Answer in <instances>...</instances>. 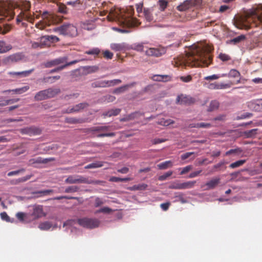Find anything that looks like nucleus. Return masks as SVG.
<instances>
[{
  "mask_svg": "<svg viewBox=\"0 0 262 262\" xmlns=\"http://www.w3.org/2000/svg\"><path fill=\"white\" fill-rule=\"evenodd\" d=\"M89 106V104L86 102H82L79 103L73 107H69L68 108L66 111H64V113H72L74 112H78L80 111V110H82L85 108H86Z\"/></svg>",
  "mask_w": 262,
  "mask_h": 262,
  "instance_id": "4468645a",
  "label": "nucleus"
},
{
  "mask_svg": "<svg viewBox=\"0 0 262 262\" xmlns=\"http://www.w3.org/2000/svg\"><path fill=\"white\" fill-rule=\"evenodd\" d=\"M77 223L80 226L90 229L98 227L100 224V221L98 219L88 217L78 219Z\"/></svg>",
  "mask_w": 262,
  "mask_h": 262,
  "instance_id": "39448f33",
  "label": "nucleus"
},
{
  "mask_svg": "<svg viewBox=\"0 0 262 262\" xmlns=\"http://www.w3.org/2000/svg\"><path fill=\"white\" fill-rule=\"evenodd\" d=\"M136 84V82H132L129 84H125L119 88H118L114 90L113 91V93L114 94H120L126 91L128 88L133 87Z\"/></svg>",
  "mask_w": 262,
  "mask_h": 262,
  "instance_id": "5701e85b",
  "label": "nucleus"
},
{
  "mask_svg": "<svg viewBox=\"0 0 262 262\" xmlns=\"http://www.w3.org/2000/svg\"><path fill=\"white\" fill-rule=\"evenodd\" d=\"M103 166L102 162H98L96 163H92L85 167V169L95 168L98 167H101Z\"/></svg>",
  "mask_w": 262,
  "mask_h": 262,
  "instance_id": "09e8293b",
  "label": "nucleus"
},
{
  "mask_svg": "<svg viewBox=\"0 0 262 262\" xmlns=\"http://www.w3.org/2000/svg\"><path fill=\"white\" fill-rule=\"evenodd\" d=\"M159 123L162 125L168 126L170 124H173L174 123V121L171 119H165L162 118L160 120Z\"/></svg>",
  "mask_w": 262,
  "mask_h": 262,
  "instance_id": "3c124183",
  "label": "nucleus"
},
{
  "mask_svg": "<svg viewBox=\"0 0 262 262\" xmlns=\"http://www.w3.org/2000/svg\"><path fill=\"white\" fill-rule=\"evenodd\" d=\"M29 89V86L28 85H26V86H23L20 88H18V89H13V90H6V91H4V93L13 92L16 94H23V93L26 92Z\"/></svg>",
  "mask_w": 262,
  "mask_h": 262,
  "instance_id": "c85d7f7f",
  "label": "nucleus"
},
{
  "mask_svg": "<svg viewBox=\"0 0 262 262\" xmlns=\"http://www.w3.org/2000/svg\"><path fill=\"white\" fill-rule=\"evenodd\" d=\"M10 12L6 8V3L4 1H0V21L8 17Z\"/></svg>",
  "mask_w": 262,
  "mask_h": 262,
  "instance_id": "6ab92c4d",
  "label": "nucleus"
},
{
  "mask_svg": "<svg viewBox=\"0 0 262 262\" xmlns=\"http://www.w3.org/2000/svg\"><path fill=\"white\" fill-rule=\"evenodd\" d=\"M11 29V26L9 25H4L3 26H0V34H5L7 33Z\"/></svg>",
  "mask_w": 262,
  "mask_h": 262,
  "instance_id": "a18cd8bd",
  "label": "nucleus"
},
{
  "mask_svg": "<svg viewBox=\"0 0 262 262\" xmlns=\"http://www.w3.org/2000/svg\"><path fill=\"white\" fill-rule=\"evenodd\" d=\"M152 11L150 9H144V15L145 19L147 21L150 22L153 20V16L152 14Z\"/></svg>",
  "mask_w": 262,
  "mask_h": 262,
  "instance_id": "4c0bfd02",
  "label": "nucleus"
},
{
  "mask_svg": "<svg viewBox=\"0 0 262 262\" xmlns=\"http://www.w3.org/2000/svg\"><path fill=\"white\" fill-rule=\"evenodd\" d=\"M147 187V185L145 184H138L134 186V188L136 190H145Z\"/></svg>",
  "mask_w": 262,
  "mask_h": 262,
  "instance_id": "e2e57ef3",
  "label": "nucleus"
},
{
  "mask_svg": "<svg viewBox=\"0 0 262 262\" xmlns=\"http://www.w3.org/2000/svg\"><path fill=\"white\" fill-rule=\"evenodd\" d=\"M18 149H20V150H19V151L15 152V153L14 154L15 156H19L21 154L25 153L26 151L25 148L23 147V144H21V145L20 146H13V147L12 148L13 151H15Z\"/></svg>",
  "mask_w": 262,
  "mask_h": 262,
  "instance_id": "58836bf2",
  "label": "nucleus"
},
{
  "mask_svg": "<svg viewBox=\"0 0 262 262\" xmlns=\"http://www.w3.org/2000/svg\"><path fill=\"white\" fill-rule=\"evenodd\" d=\"M9 59L12 62H17L21 59V56L19 54H16L9 57Z\"/></svg>",
  "mask_w": 262,
  "mask_h": 262,
  "instance_id": "6e6d98bb",
  "label": "nucleus"
},
{
  "mask_svg": "<svg viewBox=\"0 0 262 262\" xmlns=\"http://www.w3.org/2000/svg\"><path fill=\"white\" fill-rule=\"evenodd\" d=\"M167 75H156L154 77V79L156 81H165L168 78Z\"/></svg>",
  "mask_w": 262,
  "mask_h": 262,
  "instance_id": "052dcab7",
  "label": "nucleus"
},
{
  "mask_svg": "<svg viewBox=\"0 0 262 262\" xmlns=\"http://www.w3.org/2000/svg\"><path fill=\"white\" fill-rule=\"evenodd\" d=\"M165 52L164 49L150 48L145 52L146 55L149 56L160 57Z\"/></svg>",
  "mask_w": 262,
  "mask_h": 262,
  "instance_id": "f8f14e48",
  "label": "nucleus"
},
{
  "mask_svg": "<svg viewBox=\"0 0 262 262\" xmlns=\"http://www.w3.org/2000/svg\"><path fill=\"white\" fill-rule=\"evenodd\" d=\"M34 99L36 101H41L47 99L46 93L45 90L38 92L34 96Z\"/></svg>",
  "mask_w": 262,
  "mask_h": 262,
  "instance_id": "7c9ffc66",
  "label": "nucleus"
},
{
  "mask_svg": "<svg viewBox=\"0 0 262 262\" xmlns=\"http://www.w3.org/2000/svg\"><path fill=\"white\" fill-rule=\"evenodd\" d=\"M136 114V113H132L131 114L127 116L126 117L121 119L120 121H129L130 120H132L135 118Z\"/></svg>",
  "mask_w": 262,
  "mask_h": 262,
  "instance_id": "69168bd1",
  "label": "nucleus"
},
{
  "mask_svg": "<svg viewBox=\"0 0 262 262\" xmlns=\"http://www.w3.org/2000/svg\"><path fill=\"white\" fill-rule=\"evenodd\" d=\"M257 128H254L251 130L245 131L243 133L244 135L246 138H254L256 135L257 134Z\"/></svg>",
  "mask_w": 262,
  "mask_h": 262,
  "instance_id": "2f4dec72",
  "label": "nucleus"
},
{
  "mask_svg": "<svg viewBox=\"0 0 262 262\" xmlns=\"http://www.w3.org/2000/svg\"><path fill=\"white\" fill-rule=\"evenodd\" d=\"M33 71V69H31L21 72H9L8 74L12 78L25 77L28 76Z\"/></svg>",
  "mask_w": 262,
  "mask_h": 262,
  "instance_id": "dca6fc26",
  "label": "nucleus"
},
{
  "mask_svg": "<svg viewBox=\"0 0 262 262\" xmlns=\"http://www.w3.org/2000/svg\"><path fill=\"white\" fill-rule=\"evenodd\" d=\"M109 127L107 126H99L92 128V130L94 132H105L109 129Z\"/></svg>",
  "mask_w": 262,
  "mask_h": 262,
  "instance_id": "49530a36",
  "label": "nucleus"
},
{
  "mask_svg": "<svg viewBox=\"0 0 262 262\" xmlns=\"http://www.w3.org/2000/svg\"><path fill=\"white\" fill-rule=\"evenodd\" d=\"M67 184H85L89 183L87 181V177L81 175H71L68 177L65 180Z\"/></svg>",
  "mask_w": 262,
  "mask_h": 262,
  "instance_id": "0eeeda50",
  "label": "nucleus"
},
{
  "mask_svg": "<svg viewBox=\"0 0 262 262\" xmlns=\"http://www.w3.org/2000/svg\"><path fill=\"white\" fill-rule=\"evenodd\" d=\"M79 187L77 186H69L65 189V192L66 193H71V192H75L78 191Z\"/></svg>",
  "mask_w": 262,
  "mask_h": 262,
  "instance_id": "864d4df0",
  "label": "nucleus"
},
{
  "mask_svg": "<svg viewBox=\"0 0 262 262\" xmlns=\"http://www.w3.org/2000/svg\"><path fill=\"white\" fill-rule=\"evenodd\" d=\"M52 24L53 23L48 21H47L46 20L42 19V20L35 24V27L40 30H43L47 26H49Z\"/></svg>",
  "mask_w": 262,
  "mask_h": 262,
  "instance_id": "cd10ccee",
  "label": "nucleus"
},
{
  "mask_svg": "<svg viewBox=\"0 0 262 262\" xmlns=\"http://www.w3.org/2000/svg\"><path fill=\"white\" fill-rule=\"evenodd\" d=\"M172 166L173 162L171 161H166L157 165L160 169H166L168 168L172 167Z\"/></svg>",
  "mask_w": 262,
  "mask_h": 262,
  "instance_id": "473e14b6",
  "label": "nucleus"
},
{
  "mask_svg": "<svg viewBox=\"0 0 262 262\" xmlns=\"http://www.w3.org/2000/svg\"><path fill=\"white\" fill-rule=\"evenodd\" d=\"M248 106L250 109L256 112L262 111V99H257L254 101L250 102Z\"/></svg>",
  "mask_w": 262,
  "mask_h": 262,
  "instance_id": "a211bd4d",
  "label": "nucleus"
},
{
  "mask_svg": "<svg viewBox=\"0 0 262 262\" xmlns=\"http://www.w3.org/2000/svg\"><path fill=\"white\" fill-rule=\"evenodd\" d=\"M78 61H79L78 60H75L72 61L71 62H69L68 63H66L63 64V65L59 66L57 68L51 70L50 72V73H54V72H57L58 71H61V70L64 69V68H66V67H67L68 66H69L72 65L73 64L76 63Z\"/></svg>",
  "mask_w": 262,
  "mask_h": 262,
  "instance_id": "a878e982",
  "label": "nucleus"
},
{
  "mask_svg": "<svg viewBox=\"0 0 262 262\" xmlns=\"http://www.w3.org/2000/svg\"><path fill=\"white\" fill-rule=\"evenodd\" d=\"M52 226V224L49 222L46 221L44 222H42L39 225V228L42 230H48L50 229Z\"/></svg>",
  "mask_w": 262,
  "mask_h": 262,
  "instance_id": "e433bc0d",
  "label": "nucleus"
},
{
  "mask_svg": "<svg viewBox=\"0 0 262 262\" xmlns=\"http://www.w3.org/2000/svg\"><path fill=\"white\" fill-rule=\"evenodd\" d=\"M245 39V36L244 35L238 36L230 40V42L234 45H236Z\"/></svg>",
  "mask_w": 262,
  "mask_h": 262,
  "instance_id": "c03bdc74",
  "label": "nucleus"
},
{
  "mask_svg": "<svg viewBox=\"0 0 262 262\" xmlns=\"http://www.w3.org/2000/svg\"><path fill=\"white\" fill-rule=\"evenodd\" d=\"M32 176L31 175H27L25 177L19 178L15 181H13V182H11L12 184H18L20 183L26 182L28 180H29L31 178Z\"/></svg>",
  "mask_w": 262,
  "mask_h": 262,
  "instance_id": "79ce46f5",
  "label": "nucleus"
},
{
  "mask_svg": "<svg viewBox=\"0 0 262 262\" xmlns=\"http://www.w3.org/2000/svg\"><path fill=\"white\" fill-rule=\"evenodd\" d=\"M31 216L33 220H37L46 215L43 211V206L39 205H35L32 207V211Z\"/></svg>",
  "mask_w": 262,
  "mask_h": 262,
  "instance_id": "1a4fd4ad",
  "label": "nucleus"
},
{
  "mask_svg": "<svg viewBox=\"0 0 262 262\" xmlns=\"http://www.w3.org/2000/svg\"><path fill=\"white\" fill-rule=\"evenodd\" d=\"M228 76L229 77H239L241 76L240 73L235 69H232L230 71L229 73L227 74H224L221 76L222 77H225V76Z\"/></svg>",
  "mask_w": 262,
  "mask_h": 262,
  "instance_id": "c9c22d12",
  "label": "nucleus"
},
{
  "mask_svg": "<svg viewBox=\"0 0 262 262\" xmlns=\"http://www.w3.org/2000/svg\"><path fill=\"white\" fill-rule=\"evenodd\" d=\"M104 203V202L99 198H96L95 200V207H98Z\"/></svg>",
  "mask_w": 262,
  "mask_h": 262,
  "instance_id": "680f3d73",
  "label": "nucleus"
},
{
  "mask_svg": "<svg viewBox=\"0 0 262 262\" xmlns=\"http://www.w3.org/2000/svg\"><path fill=\"white\" fill-rule=\"evenodd\" d=\"M201 3V0H187L183 4L177 7V9L180 11H184L189 8L196 5H199Z\"/></svg>",
  "mask_w": 262,
  "mask_h": 262,
  "instance_id": "9d476101",
  "label": "nucleus"
},
{
  "mask_svg": "<svg viewBox=\"0 0 262 262\" xmlns=\"http://www.w3.org/2000/svg\"><path fill=\"white\" fill-rule=\"evenodd\" d=\"M219 57L223 61H227L231 59L230 57L228 55L224 53L220 54Z\"/></svg>",
  "mask_w": 262,
  "mask_h": 262,
  "instance_id": "13d9d810",
  "label": "nucleus"
},
{
  "mask_svg": "<svg viewBox=\"0 0 262 262\" xmlns=\"http://www.w3.org/2000/svg\"><path fill=\"white\" fill-rule=\"evenodd\" d=\"M20 132L23 134H26L30 136L39 135L41 133V130L35 126L27 127L20 129Z\"/></svg>",
  "mask_w": 262,
  "mask_h": 262,
  "instance_id": "ddd939ff",
  "label": "nucleus"
},
{
  "mask_svg": "<svg viewBox=\"0 0 262 262\" xmlns=\"http://www.w3.org/2000/svg\"><path fill=\"white\" fill-rule=\"evenodd\" d=\"M158 3L160 6V9L161 10V11H164L168 5L167 1L165 0H159Z\"/></svg>",
  "mask_w": 262,
  "mask_h": 262,
  "instance_id": "603ef678",
  "label": "nucleus"
},
{
  "mask_svg": "<svg viewBox=\"0 0 262 262\" xmlns=\"http://www.w3.org/2000/svg\"><path fill=\"white\" fill-rule=\"evenodd\" d=\"M47 99L51 98L60 93V90L58 88H50L45 90Z\"/></svg>",
  "mask_w": 262,
  "mask_h": 262,
  "instance_id": "4be33fe9",
  "label": "nucleus"
},
{
  "mask_svg": "<svg viewBox=\"0 0 262 262\" xmlns=\"http://www.w3.org/2000/svg\"><path fill=\"white\" fill-rule=\"evenodd\" d=\"M243 150L241 148H236L234 149H231L225 153V156H229L231 154L235 155H239L242 152Z\"/></svg>",
  "mask_w": 262,
  "mask_h": 262,
  "instance_id": "a19ab883",
  "label": "nucleus"
},
{
  "mask_svg": "<svg viewBox=\"0 0 262 262\" xmlns=\"http://www.w3.org/2000/svg\"><path fill=\"white\" fill-rule=\"evenodd\" d=\"M177 103L180 104H191L195 102V99L192 97L185 95L181 94L177 98Z\"/></svg>",
  "mask_w": 262,
  "mask_h": 262,
  "instance_id": "9b49d317",
  "label": "nucleus"
},
{
  "mask_svg": "<svg viewBox=\"0 0 262 262\" xmlns=\"http://www.w3.org/2000/svg\"><path fill=\"white\" fill-rule=\"evenodd\" d=\"M121 110L120 108L111 109L103 113L104 117L116 116L120 114Z\"/></svg>",
  "mask_w": 262,
  "mask_h": 262,
  "instance_id": "393cba45",
  "label": "nucleus"
},
{
  "mask_svg": "<svg viewBox=\"0 0 262 262\" xmlns=\"http://www.w3.org/2000/svg\"><path fill=\"white\" fill-rule=\"evenodd\" d=\"M126 45L124 43H112L111 48L115 51H121L126 49Z\"/></svg>",
  "mask_w": 262,
  "mask_h": 262,
  "instance_id": "bb28decb",
  "label": "nucleus"
},
{
  "mask_svg": "<svg viewBox=\"0 0 262 262\" xmlns=\"http://www.w3.org/2000/svg\"><path fill=\"white\" fill-rule=\"evenodd\" d=\"M196 183L195 181H187L181 183V189L192 188Z\"/></svg>",
  "mask_w": 262,
  "mask_h": 262,
  "instance_id": "f704fd0d",
  "label": "nucleus"
},
{
  "mask_svg": "<svg viewBox=\"0 0 262 262\" xmlns=\"http://www.w3.org/2000/svg\"><path fill=\"white\" fill-rule=\"evenodd\" d=\"M12 49L10 45L7 44L5 41H0V52L1 53H6Z\"/></svg>",
  "mask_w": 262,
  "mask_h": 262,
  "instance_id": "c756f323",
  "label": "nucleus"
},
{
  "mask_svg": "<svg viewBox=\"0 0 262 262\" xmlns=\"http://www.w3.org/2000/svg\"><path fill=\"white\" fill-rule=\"evenodd\" d=\"M246 162L245 160H240L231 163L229 167L231 168H235L243 165Z\"/></svg>",
  "mask_w": 262,
  "mask_h": 262,
  "instance_id": "de8ad7c7",
  "label": "nucleus"
},
{
  "mask_svg": "<svg viewBox=\"0 0 262 262\" xmlns=\"http://www.w3.org/2000/svg\"><path fill=\"white\" fill-rule=\"evenodd\" d=\"M65 122L70 124H76L82 123L83 120L81 119H77L73 117H68L66 118Z\"/></svg>",
  "mask_w": 262,
  "mask_h": 262,
  "instance_id": "ea45409f",
  "label": "nucleus"
},
{
  "mask_svg": "<svg viewBox=\"0 0 262 262\" xmlns=\"http://www.w3.org/2000/svg\"><path fill=\"white\" fill-rule=\"evenodd\" d=\"M107 17L110 21L118 20L123 25L130 27L134 26V18L125 15L124 11L119 8L111 10Z\"/></svg>",
  "mask_w": 262,
  "mask_h": 262,
  "instance_id": "7ed1b4c3",
  "label": "nucleus"
},
{
  "mask_svg": "<svg viewBox=\"0 0 262 262\" xmlns=\"http://www.w3.org/2000/svg\"><path fill=\"white\" fill-rule=\"evenodd\" d=\"M122 81L120 79H113L111 80H98L91 83L93 88H107L113 86L121 83Z\"/></svg>",
  "mask_w": 262,
  "mask_h": 262,
  "instance_id": "423d86ee",
  "label": "nucleus"
},
{
  "mask_svg": "<svg viewBox=\"0 0 262 262\" xmlns=\"http://www.w3.org/2000/svg\"><path fill=\"white\" fill-rule=\"evenodd\" d=\"M234 24L238 29L248 30L254 27L262 28V4H259L248 11L245 15L234 18Z\"/></svg>",
  "mask_w": 262,
  "mask_h": 262,
  "instance_id": "f03ea898",
  "label": "nucleus"
},
{
  "mask_svg": "<svg viewBox=\"0 0 262 262\" xmlns=\"http://www.w3.org/2000/svg\"><path fill=\"white\" fill-rule=\"evenodd\" d=\"M82 69L85 74L95 73L99 70V67L97 66H85Z\"/></svg>",
  "mask_w": 262,
  "mask_h": 262,
  "instance_id": "b1692460",
  "label": "nucleus"
},
{
  "mask_svg": "<svg viewBox=\"0 0 262 262\" xmlns=\"http://www.w3.org/2000/svg\"><path fill=\"white\" fill-rule=\"evenodd\" d=\"M169 189H181V183L178 181L172 182L168 186Z\"/></svg>",
  "mask_w": 262,
  "mask_h": 262,
  "instance_id": "8fccbe9b",
  "label": "nucleus"
},
{
  "mask_svg": "<svg viewBox=\"0 0 262 262\" xmlns=\"http://www.w3.org/2000/svg\"><path fill=\"white\" fill-rule=\"evenodd\" d=\"M220 181V179L219 178L212 179L205 184V186L206 188L205 189L209 190L214 188L219 184Z\"/></svg>",
  "mask_w": 262,
  "mask_h": 262,
  "instance_id": "aec40b11",
  "label": "nucleus"
},
{
  "mask_svg": "<svg viewBox=\"0 0 262 262\" xmlns=\"http://www.w3.org/2000/svg\"><path fill=\"white\" fill-rule=\"evenodd\" d=\"M68 57L66 56L60 57L58 58L47 61L44 63L45 67L50 68L53 67L64 64L67 62Z\"/></svg>",
  "mask_w": 262,
  "mask_h": 262,
  "instance_id": "6e6552de",
  "label": "nucleus"
},
{
  "mask_svg": "<svg viewBox=\"0 0 262 262\" xmlns=\"http://www.w3.org/2000/svg\"><path fill=\"white\" fill-rule=\"evenodd\" d=\"M192 168V166L191 165H188L185 167H184L182 171L180 172L181 175L184 174L187 172H188Z\"/></svg>",
  "mask_w": 262,
  "mask_h": 262,
  "instance_id": "338daca9",
  "label": "nucleus"
},
{
  "mask_svg": "<svg viewBox=\"0 0 262 262\" xmlns=\"http://www.w3.org/2000/svg\"><path fill=\"white\" fill-rule=\"evenodd\" d=\"M1 217L3 220L6 221L7 222H12L10 220V217L8 215L6 212H3L1 213Z\"/></svg>",
  "mask_w": 262,
  "mask_h": 262,
  "instance_id": "0e129e2a",
  "label": "nucleus"
},
{
  "mask_svg": "<svg viewBox=\"0 0 262 262\" xmlns=\"http://www.w3.org/2000/svg\"><path fill=\"white\" fill-rule=\"evenodd\" d=\"M23 20H26L27 21L31 23H33L34 21V19L29 12H21L17 17V23L18 24L22 21Z\"/></svg>",
  "mask_w": 262,
  "mask_h": 262,
  "instance_id": "2eb2a0df",
  "label": "nucleus"
},
{
  "mask_svg": "<svg viewBox=\"0 0 262 262\" xmlns=\"http://www.w3.org/2000/svg\"><path fill=\"white\" fill-rule=\"evenodd\" d=\"M172 174V171H169L164 174H163L162 176H160L159 178V180L160 181H164L168 177L171 176Z\"/></svg>",
  "mask_w": 262,
  "mask_h": 262,
  "instance_id": "4d7b16f0",
  "label": "nucleus"
},
{
  "mask_svg": "<svg viewBox=\"0 0 262 262\" xmlns=\"http://www.w3.org/2000/svg\"><path fill=\"white\" fill-rule=\"evenodd\" d=\"M112 209L107 207H103L95 212V213H110L112 212Z\"/></svg>",
  "mask_w": 262,
  "mask_h": 262,
  "instance_id": "5fc2aeb1",
  "label": "nucleus"
},
{
  "mask_svg": "<svg viewBox=\"0 0 262 262\" xmlns=\"http://www.w3.org/2000/svg\"><path fill=\"white\" fill-rule=\"evenodd\" d=\"M42 19L46 20L47 21H50L53 23H55L56 22V16L48 13V11L43 12L41 16Z\"/></svg>",
  "mask_w": 262,
  "mask_h": 262,
  "instance_id": "412c9836",
  "label": "nucleus"
},
{
  "mask_svg": "<svg viewBox=\"0 0 262 262\" xmlns=\"http://www.w3.org/2000/svg\"><path fill=\"white\" fill-rule=\"evenodd\" d=\"M213 49L212 47L208 45H194L182 57L180 64L190 67H208L212 60L211 52Z\"/></svg>",
  "mask_w": 262,
  "mask_h": 262,
  "instance_id": "f257e3e1",
  "label": "nucleus"
},
{
  "mask_svg": "<svg viewBox=\"0 0 262 262\" xmlns=\"http://www.w3.org/2000/svg\"><path fill=\"white\" fill-rule=\"evenodd\" d=\"M219 107V102L216 100L211 101L207 108L208 112H213L216 110Z\"/></svg>",
  "mask_w": 262,
  "mask_h": 262,
  "instance_id": "72a5a7b5",
  "label": "nucleus"
},
{
  "mask_svg": "<svg viewBox=\"0 0 262 262\" xmlns=\"http://www.w3.org/2000/svg\"><path fill=\"white\" fill-rule=\"evenodd\" d=\"M58 11L61 13H66L67 12V7L65 5L61 4L58 7Z\"/></svg>",
  "mask_w": 262,
  "mask_h": 262,
  "instance_id": "774afa93",
  "label": "nucleus"
},
{
  "mask_svg": "<svg viewBox=\"0 0 262 262\" xmlns=\"http://www.w3.org/2000/svg\"><path fill=\"white\" fill-rule=\"evenodd\" d=\"M55 32L60 35L75 36L77 35V30L75 26L70 24H64L62 26L54 29Z\"/></svg>",
  "mask_w": 262,
  "mask_h": 262,
  "instance_id": "20e7f679",
  "label": "nucleus"
},
{
  "mask_svg": "<svg viewBox=\"0 0 262 262\" xmlns=\"http://www.w3.org/2000/svg\"><path fill=\"white\" fill-rule=\"evenodd\" d=\"M100 53V50L99 48H93L90 50L86 51L85 54L88 55H93L95 57L97 56Z\"/></svg>",
  "mask_w": 262,
  "mask_h": 262,
  "instance_id": "37998d69",
  "label": "nucleus"
},
{
  "mask_svg": "<svg viewBox=\"0 0 262 262\" xmlns=\"http://www.w3.org/2000/svg\"><path fill=\"white\" fill-rule=\"evenodd\" d=\"M59 41V38L54 35H45L41 37V42H44L45 46H49L50 43L57 42Z\"/></svg>",
  "mask_w": 262,
  "mask_h": 262,
  "instance_id": "f3484780",
  "label": "nucleus"
},
{
  "mask_svg": "<svg viewBox=\"0 0 262 262\" xmlns=\"http://www.w3.org/2000/svg\"><path fill=\"white\" fill-rule=\"evenodd\" d=\"M103 57L106 59H112L113 57V53L108 50H105L103 52Z\"/></svg>",
  "mask_w": 262,
  "mask_h": 262,
  "instance_id": "bf43d9fd",
  "label": "nucleus"
}]
</instances>
